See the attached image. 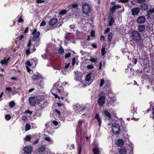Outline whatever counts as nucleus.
<instances>
[{"mask_svg": "<svg viewBox=\"0 0 154 154\" xmlns=\"http://www.w3.org/2000/svg\"><path fill=\"white\" fill-rule=\"evenodd\" d=\"M66 10H62L60 12V14L61 15H64L66 13Z\"/></svg>", "mask_w": 154, "mask_h": 154, "instance_id": "nucleus-52", "label": "nucleus"}, {"mask_svg": "<svg viewBox=\"0 0 154 154\" xmlns=\"http://www.w3.org/2000/svg\"><path fill=\"white\" fill-rule=\"evenodd\" d=\"M64 52V50L62 46H60L59 48L58 51V54H63Z\"/></svg>", "mask_w": 154, "mask_h": 154, "instance_id": "nucleus-29", "label": "nucleus"}, {"mask_svg": "<svg viewBox=\"0 0 154 154\" xmlns=\"http://www.w3.org/2000/svg\"><path fill=\"white\" fill-rule=\"evenodd\" d=\"M146 0H137L138 3H143L145 2Z\"/></svg>", "mask_w": 154, "mask_h": 154, "instance_id": "nucleus-51", "label": "nucleus"}, {"mask_svg": "<svg viewBox=\"0 0 154 154\" xmlns=\"http://www.w3.org/2000/svg\"><path fill=\"white\" fill-rule=\"evenodd\" d=\"M150 13L153 14L154 13V7L153 8L148 11Z\"/></svg>", "mask_w": 154, "mask_h": 154, "instance_id": "nucleus-59", "label": "nucleus"}, {"mask_svg": "<svg viewBox=\"0 0 154 154\" xmlns=\"http://www.w3.org/2000/svg\"><path fill=\"white\" fill-rule=\"evenodd\" d=\"M38 104V105L40 107L41 109H43L45 108V104L44 102L42 100H39Z\"/></svg>", "mask_w": 154, "mask_h": 154, "instance_id": "nucleus-23", "label": "nucleus"}, {"mask_svg": "<svg viewBox=\"0 0 154 154\" xmlns=\"http://www.w3.org/2000/svg\"><path fill=\"white\" fill-rule=\"evenodd\" d=\"M45 1L44 0H36V2L37 3H42L44 2Z\"/></svg>", "mask_w": 154, "mask_h": 154, "instance_id": "nucleus-63", "label": "nucleus"}, {"mask_svg": "<svg viewBox=\"0 0 154 154\" xmlns=\"http://www.w3.org/2000/svg\"><path fill=\"white\" fill-rule=\"evenodd\" d=\"M112 129L113 132L117 135H118L120 132L119 126H112Z\"/></svg>", "mask_w": 154, "mask_h": 154, "instance_id": "nucleus-8", "label": "nucleus"}, {"mask_svg": "<svg viewBox=\"0 0 154 154\" xmlns=\"http://www.w3.org/2000/svg\"><path fill=\"white\" fill-rule=\"evenodd\" d=\"M26 65H27V66H32V63H31V62L29 60H28L26 61L25 63Z\"/></svg>", "mask_w": 154, "mask_h": 154, "instance_id": "nucleus-36", "label": "nucleus"}, {"mask_svg": "<svg viewBox=\"0 0 154 154\" xmlns=\"http://www.w3.org/2000/svg\"><path fill=\"white\" fill-rule=\"evenodd\" d=\"M146 20V17L143 16L139 17L137 19V22L138 23L142 24L144 23Z\"/></svg>", "mask_w": 154, "mask_h": 154, "instance_id": "nucleus-11", "label": "nucleus"}, {"mask_svg": "<svg viewBox=\"0 0 154 154\" xmlns=\"http://www.w3.org/2000/svg\"><path fill=\"white\" fill-rule=\"evenodd\" d=\"M22 119L23 121L26 120L27 119V116L26 115H24V116L22 117Z\"/></svg>", "mask_w": 154, "mask_h": 154, "instance_id": "nucleus-49", "label": "nucleus"}, {"mask_svg": "<svg viewBox=\"0 0 154 154\" xmlns=\"http://www.w3.org/2000/svg\"><path fill=\"white\" fill-rule=\"evenodd\" d=\"M51 92L52 94H53V93H56L57 94V92H58V90L57 89L55 86H53V88L51 90Z\"/></svg>", "mask_w": 154, "mask_h": 154, "instance_id": "nucleus-27", "label": "nucleus"}, {"mask_svg": "<svg viewBox=\"0 0 154 154\" xmlns=\"http://www.w3.org/2000/svg\"><path fill=\"white\" fill-rule=\"evenodd\" d=\"M46 24V22L45 20L42 21L40 24V26H45Z\"/></svg>", "mask_w": 154, "mask_h": 154, "instance_id": "nucleus-42", "label": "nucleus"}, {"mask_svg": "<svg viewBox=\"0 0 154 154\" xmlns=\"http://www.w3.org/2000/svg\"><path fill=\"white\" fill-rule=\"evenodd\" d=\"M40 77L38 75L34 74L32 76V79L34 81L38 80L40 79Z\"/></svg>", "mask_w": 154, "mask_h": 154, "instance_id": "nucleus-22", "label": "nucleus"}, {"mask_svg": "<svg viewBox=\"0 0 154 154\" xmlns=\"http://www.w3.org/2000/svg\"><path fill=\"white\" fill-rule=\"evenodd\" d=\"M15 104L13 101H11L9 103V106L11 108H12L15 106Z\"/></svg>", "mask_w": 154, "mask_h": 154, "instance_id": "nucleus-30", "label": "nucleus"}, {"mask_svg": "<svg viewBox=\"0 0 154 154\" xmlns=\"http://www.w3.org/2000/svg\"><path fill=\"white\" fill-rule=\"evenodd\" d=\"M94 154H100V151L99 148L96 147L94 148L92 150Z\"/></svg>", "mask_w": 154, "mask_h": 154, "instance_id": "nucleus-24", "label": "nucleus"}, {"mask_svg": "<svg viewBox=\"0 0 154 154\" xmlns=\"http://www.w3.org/2000/svg\"><path fill=\"white\" fill-rule=\"evenodd\" d=\"M140 9L142 11H147L148 9V6L145 3H142L140 5Z\"/></svg>", "mask_w": 154, "mask_h": 154, "instance_id": "nucleus-17", "label": "nucleus"}, {"mask_svg": "<svg viewBox=\"0 0 154 154\" xmlns=\"http://www.w3.org/2000/svg\"><path fill=\"white\" fill-rule=\"evenodd\" d=\"M113 36V33L112 32H110L108 36L107 37V40L109 42H110L111 41Z\"/></svg>", "mask_w": 154, "mask_h": 154, "instance_id": "nucleus-26", "label": "nucleus"}, {"mask_svg": "<svg viewBox=\"0 0 154 154\" xmlns=\"http://www.w3.org/2000/svg\"><path fill=\"white\" fill-rule=\"evenodd\" d=\"M71 54L70 53L66 54L65 55V57L66 59L70 57H71Z\"/></svg>", "mask_w": 154, "mask_h": 154, "instance_id": "nucleus-37", "label": "nucleus"}, {"mask_svg": "<svg viewBox=\"0 0 154 154\" xmlns=\"http://www.w3.org/2000/svg\"><path fill=\"white\" fill-rule=\"evenodd\" d=\"M85 122V121L84 120H79L78 122V124L79 125H82L83 123Z\"/></svg>", "mask_w": 154, "mask_h": 154, "instance_id": "nucleus-48", "label": "nucleus"}, {"mask_svg": "<svg viewBox=\"0 0 154 154\" xmlns=\"http://www.w3.org/2000/svg\"><path fill=\"white\" fill-rule=\"evenodd\" d=\"M22 16H21L19 19L18 20V23H22L23 21V20L22 18Z\"/></svg>", "mask_w": 154, "mask_h": 154, "instance_id": "nucleus-43", "label": "nucleus"}, {"mask_svg": "<svg viewBox=\"0 0 154 154\" xmlns=\"http://www.w3.org/2000/svg\"><path fill=\"white\" fill-rule=\"evenodd\" d=\"M11 59V57L9 56L7 58L6 57L4 58V59L2 60L0 62V63L2 65H5L7 66L8 63L10 61Z\"/></svg>", "mask_w": 154, "mask_h": 154, "instance_id": "nucleus-12", "label": "nucleus"}, {"mask_svg": "<svg viewBox=\"0 0 154 154\" xmlns=\"http://www.w3.org/2000/svg\"><path fill=\"white\" fill-rule=\"evenodd\" d=\"M105 83V82L104 81V79H102L100 80V87H103L104 85V84Z\"/></svg>", "mask_w": 154, "mask_h": 154, "instance_id": "nucleus-32", "label": "nucleus"}, {"mask_svg": "<svg viewBox=\"0 0 154 154\" xmlns=\"http://www.w3.org/2000/svg\"><path fill=\"white\" fill-rule=\"evenodd\" d=\"M91 73H89L87 74L85 76V80L86 82H89L91 79Z\"/></svg>", "mask_w": 154, "mask_h": 154, "instance_id": "nucleus-25", "label": "nucleus"}, {"mask_svg": "<svg viewBox=\"0 0 154 154\" xmlns=\"http://www.w3.org/2000/svg\"><path fill=\"white\" fill-rule=\"evenodd\" d=\"M32 34L33 35L32 38V40L33 41H35L39 38L40 32L39 31L37 32V29L35 28L33 30Z\"/></svg>", "mask_w": 154, "mask_h": 154, "instance_id": "nucleus-5", "label": "nucleus"}, {"mask_svg": "<svg viewBox=\"0 0 154 154\" xmlns=\"http://www.w3.org/2000/svg\"><path fill=\"white\" fill-rule=\"evenodd\" d=\"M105 40V37L104 36L101 35L100 36V40L101 41H104Z\"/></svg>", "mask_w": 154, "mask_h": 154, "instance_id": "nucleus-60", "label": "nucleus"}, {"mask_svg": "<svg viewBox=\"0 0 154 154\" xmlns=\"http://www.w3.org/2000/svg\"><path fill=\"white\" fill-rule=\"evenodd\" d=\"M75 60H76V59L74 57H73L72 58V65L73 66H74L75 63V61H76Z\"/></svg>", "mask_w": 154, "mask_h": 154, "instance_id": "nucleus-44", "label": "nucleus"}, {"mask_svg": "<svg viewBox=\"0 0 154 154\" xmlns=\"http://www.w3.org/2000/svg\"><path fill=\"white\" fill-rule=\"evenodd\" d=\"M39 100L37 97H30L29 99V103L32 106H34L35 104H38Z\"/></svg>", "mask_w": 154, "mask_h": 154, "instance_id": "nucleus-4", "label": "nucleus"}, {"mask_svg": "<svg viewBox=\"0 0 154 154\" xmlns=\"http://www.w3.org/2000/svg\"><path fill=\"white\" fill-rule=\"evenodd\" d=\"M99 98L97 100V102L99 105L101 106L105 103V94L103 91H101L99 94Z\"/></svg>", "mask_w": 154, "mask_h": 154, "instance_id": "nucleus-2", "label": "nucleus"}, {"mask_svg": "<svg viewBox=\"0 0 154 154\" xmlns=\"http://www.w3.org/2000/svg\"><path fill=\"white\" fill-rule=\"evenodd\" d=\"M105 86L104 88L106 89V91L108 94L111 93V89L110 88V84L109 81H106L105 83Z\"/></svg>", "mask_w": 154, "mask_h": 154, "instance_id": "nucleus-9", "label": "nucleus"}, {"mask_svg": "<svg viewBox=\"0 0 154 154\" xmlns=\"http://www.w3.org/2000/svg\"><path fill=\"white\" fill-rule=\"evenodd\" d=\"M29 113L30 115L32 114V112L29 110L26 111L24 113V115H26V113Z\"/></svg>", "mask_w": 154, "mask_h": 154, "instance_id": "nucleus-54", "label": "nucleus"}, {"mask_svg": "<svg viewBox=\"0 0 154 154\" xmlns=\"http://www.w3.org/2000/svg\"><path fill=\"white\" fill-rule=\"evenodd\" d=\"M140 12V8L137 7H134L131 10V14L134 16H137Z\"/></svg>", "mask_w": 154, "mask_h": 154, "instance_id": "nucleus-6", "label": "nucleus"}, {"mask_svg": "<svg viewBox=\"0 0 154 154\" xmlns=\"http://www.w3.org/2000/svg\"><path fill=\"white\" fill-rule=\"evenodd\" d=\"M145 27L144 25H139L137 27V30L140 32H143L145 30Z\"/></svg>", "mask_w": 154, "mask_h": 154, "instance_id": "nucleus-20", "label": "nucleus"}, {"mask_svg": "<svg viewBox=\"0 0 154 154\" xmlns=\"http://www.w3.org/2000/svg\"><path fill=\"white\" fill-rule=\"evenodd\" d=\"M137 59H134L132 60V63L133 64H136L137 63Z\"/></svg>", "mask_w": 154, "mask_h": 154, "instance_id": "nucleus-57", "label": "nucleus"}, {"mask_svg": "<svg viewBox=\"0 0 154 154\" xmlns=\"http://www.w3.org/2000/svg\"><path fill=\"white\" fill-rule=\"evenodd\" d=\"M54 112L55 113L58 114V116H61V112L58 110L56 109L54 110Z\"/></svg>", "mask_w": 154, "mask_h": 154, "instance_id": "nucleus-39", "label": "nucleus"}, {"mask_svg": "<svg viewBox=\"0 0 154 154\" xmlns=\"http://www.w3.org/2000/svg\"><path fill=\"white\" fill-rule=\"evenodd\" d=\"M105 48L103 47L102 48L101 50V53L102 56H104L105 54Z\"/></svg>", "mask_w": 154, "mask_h": 154, "instance_id": "nucleus-34", "label": "nucleus"}, {"mask_svg": "<svg viewBox=\"0 0 154 154\" xmlns=\"http://www.w3.org/2000/svg\"><path fill=\"white\" fill-rule=\"evenodd\" d=\"M104 116L105 117H107L109 120H111L112 119V117L111 114L106 110L104 111Z\"/></svg>", "mask_w": 154, "mask_h": 154, "instance_id": "nucleus-16", "label": "nucleus"}, {"mask_svg": "<svg viewBox=\"0 0 154 154\" xmlns=\"http://www.w3.org/2000/svg\"><path fill=\"white\" fill-rule=\"evenodd\" d=\"M93 48H97V45L96 43H93L91 44Z\"/></svg>", "mask_w": 154, "mask_h": 154, "instance_id": "nucleus-56", "label": "nucleus"}, {"mask_svg": "<svg viewBox=\"0 0 154 154\" xmlns=\"http://www.w3.org/2000/svg\"><path fill=\"white\" fill-rule=\"evenodd\" d=\"M110 29L109 28H107V29L104 31V33H107L109 31Z\"/></svg>", "mask_w": 154, "mask_h": 154, "instance_id": "nucleus-64", "label": "nucleus"}, {"mask_svg": "<svg viewBox=\"0 0 154 154\" xmlns=\"http://www.w3.org/2000/svg\"><path fill=\"white\" fill-rule=\"evenodd\" d=\"M134 147L133 146H131L129 148V149L130 150V152H129V154H133V150L134 149Z\"/></svg>", "mask_w": 154, "mask_h": 154, "instance_id": "nucleus-41", "label": "nucleus"}, {"mask_svg": "<svg viewBox=\"0 0 154 154\" xmlns=\"http://www.w3.org/2000/svg\"><path fill=\"white\" fill-rule=\"evenodd\" d=\"M118 122L119 123V122H120V123L119 124L118 123H115V124H116V125H119L120 124V125H123L124 124H125L124 122L123 121V120L122 119V118H120L118 120Z\"/></svg>", "mask_w": 154, "mask_h": 154, "instance_id": "nucleus-28", "label": "nucleus"}, {"mask_svg": "<svg viewBox=\"0 0 154 154\" xmlns=\"http://www.w3.org/2000/svg\"><path fill=\"white\" fill-rule=\"evenodd\" d=\"M53 95H54V96H55V98H58L59 99H60V97L58 96V95H57V94L56 93H54L53 94H52Z\"/></svg>", "mask_w": 154, "mask_h": 154, "instance_id": "nucleus-58", "label": "nucleus"}, {"mask_svg": "<svg viewBox=\"0 0 154 154\" xmlns=\"http://www.w3.org/2000/svg\"><path fill=\"white\" fill-rule=\"evenodd\" d=\"M79 4L75 2H73L72 4L69 5V8L70 9H78Z\"/></svg>", "mask_w": 154, "mask_h": 154, "instance_id": "nucleus-15", "label": "nucleus"}, {"mask_svg": "<svg viewBox=\"0 0 154 154\" xmlns=\"http://www.w3.org/2000/svg\"><path fill=\"white\" fill-rule=\"evenodd\" d=\"M121 8V6L119 5H114L110 8V11L112 13H114L116 9L120 8Z\"/></svg>", "mask_w": 154, "mask_h": 154, "instance_id": "nucleus-18", "label": "nucleus"}, {"mask_svg": "<svg viewBox=\"0 0 154 154\" xmlns=\"http://www.w3.org/2000/svg\"><path fill=\"white\" fill-rule=\"evenodd\" d=\"M11 118V117L9 115L7 114L5 116V119L6 120H9Z\"/></svg>", "mask_w": 154, "mask_h": 154, "instance_id": "nucleus-40", "label": "nucleus"}, {"mask_svg": "<svg viewBox=\"0 0 154 154\" xmlns=\"http://www.w3.org/2000/svg\"><path fill=\"white\" fill-rule=\"evenodd\" d=\"M116 144L118 146L122 147L124 145V143L123 140L119 139L116 141Z\"/></svg>", "mask_w": 154, "mask_h": 154, "instance_id": "nucleus-19", "label": "nucleus"}, {"mask_svg": "<svg viewBox=\"0 0 154 154\" xmlns=\"http://www.w3.org/2000/svg\"><path fill=\"white\" fill-rule=\"evenodd\" d=\"M128 2V0H119V2H121L123 3H126Z\"/></svg>", "mask_w": 154, "mask_h": 154, "instance_id": "nucleus-55", "label": "nucleus"}, {"mask_svg": "<svg viewBox=\"0 0 154 154\" xmlns=\"http://www.w3.org/2000/svg\"><path fill=\"white\" fill-rule=\"evenodd\" d=\"M91 9V6L87 2L82 5V10L83 13L85 14H88L90 13Z\"/></svg>", "mask_w": 154, "mask_h": 154, "instance_id": "nucleus-3", "label": "nucleus"}, {"mask_svg": "<svg viewBox=\"0 0 154 154\" xmlns=\"http://www.w3.org/2000/svg\"><path fill=\"white\" fill-rule=\"evenodd\" d=\"M70 65V63H68L67 64H66V63H65V68L66 69H67L69 67V65Z\"/></svg>", "mask_w": 154, "mask_h": 154, "instance_id": "nucleus-62", "label": "nucleus"}, {"mask_svg": "<svg viewBox=\"0 0 154 154\" xmlns=\"http://www.w3.org/2000/svg\"><path fill=\"white\" fill-rule=\"evenodd\" d=\"M44 139L48 142H51V138L49 137H45Z\"/></svg>", "mask_w": 154, "mask_h": 154, "instance_id": "nucleus-45", "label": "nucleus"}, {"mask_svg": "<svg viewBox=\"0 0 154 154\" xmlns=\"http://www.w3.org/2000/svg\"><path fill=\"white\" fill-rule=\"evenodd\" d=\"M31 126H26L25 130L26 131H27L30 129L31 128Z\"/></svg>", "mask_w": 154, "mask_h": 154, "instance_id": "nucleus-53", "label": "nucleus"}, {"mask_svg": "<svg viewBox=\"0 0 154 154\" xmlns=\"http://www.w3.org/2000/svg\"><path fill=\"white\" fill-rule=\"evenodd\" d=\"M31 136L29 135H27L25 138L24 139L26 141H29L31 139Z\"/></svg>", "mask_w": 154, "mask_h": 154, "instance_id": "nucleus-33", "label": "nucleus"}, {"mask_svg": "<svg viewBox=\"0 0 154 154\" xmlns=\"http://www.w3.org/2000/svg\"><path fill=\"white\" fill-rule=\"evenodd\" d=\"M132 38L135 41L137 45L139 46H141L142 43L140 41L141 40V37L140 33L136 31H133L132 32Z\"/></svg>", "mask_w": 154, "mask_h": 154, "instance_id": "nucleus-1", "label": "nucleus"}, {"mask_svg": "<svg viewBox=\"0 0 154 154\" xmlns=\"http://www.w3.org/2000/svg\"><path fill=\"white\" fill-rule=\"evenodd\" d=\"M24 151V153L27 154L31 153V152L32 151V148L30 146H28L24 147L23 149Z\"/></svg>", "mask_w": 154, "mask_h": 154, "instance_id": "nucleus-13", "label": "nucleus"}, {"mask_svg": "<svg viewBox=\"0 0 154 154\" xmlns=\"http://www.w3.org/2000/svg\"><path fill=\"white\" fill-rule=\"evenodd\" d=\"M7 91H8V92H11L12 91V88L11 87H7L6 88V90L5 92L7 93Z\"/></svg>", "mask_w": 154, "mask_h": 154, "instance_id": "nucleus-38", "label": "nucleus"}, {"mask_svg": "<svg viewBox=\"0 0 154 154\" xmlns=\"http://www.w3.org/2000/svg\"><path fill=\"white\" fill-rule=\"evenodd\" d=\"M26 54L27 55H28L30 54V50L29 49H28L26 50Z\"/></svg>", "mask_w": 154, "mask_h": 154, "instance_id": "nucleus-61", "label": "nucleus"}, {"mask_svg": "<svg viewBox=\"0 0 154 154\" xmlns=\"http://www.w3.org/2000/svg\"><path fill=\"white\" fill-rule=\"evenodd\" d=\"M55 86L56 88L58 90V93L60 95L62 94V91H63V87L60 85L59 82H57L53 85Z\"/></svg>", "mask_w": 154, "mask_h": 154, "instance_id": "nucleus-7", "label": "nucleus"}, {"mask_svg": "<svg viewBox=\"0 0 154 154\" xmlns=\"http://www.w3.org/2000/svg\"><path fill=\"white\" fill-rule=\"evenodd\" d=\"M127 149L124 147L121 148L119 151V154H126Z\"/></svg>", "mask_w": 154, "mask_h": 154, "instance_id": "nucleus-21", "label": "nucleus"}, {"mask_svg": "<svg viewBox=\"0 0 154 154\" xmlns=\"http://www.w3.org/2000/svg\"><path fill=\"white\" fill-rule=\"evenodd\" d=\"M82 147L81 146L78 147V154H81L82 152Z\"/></svg>", "mask_w": 154, "mask_h": 154, "instance_id": "nucleus-47", "label": "nucleus"}, {"mask_svg": "<svg viewBox=\"0 0 154 154\" xmlns=\"http://www.w3.org/2000/svg\"><path fill=\"white\" fill-rule=\"evenodd\" d=\"M24 38V35H20V36L18 38L19 41L22 40Z\"/></svg>", "mask_w": 154, "mask_h": 154, "instance_id": "nucleus-50", "label": "nucleus"}, {"mask_svg": "<svg viewBox=\"0 0 154 154\" xmlns=\"http://www.w3.org/2000/svg\"><path fill=\"white\" fill-rule=\"evenodd\" d=\"M94 66H93L91 64L88 65L87 66V68L89 69H91L94 68Z\"/></svg>", "mask_w": 154, "mask_h": 154, "instance_id": "nucleus-46", "label": "nucleus"}, {"mask_svg": "<svg viewBox=\"0 0 154 154\" xmlns=\"http://www.w3.org/2000/svg\"><path fill=\"white\" fill-rule=\"evenodd\" d=\"M58 20L56 18H52L49 22V25L50 26L54 25L57 22Z\"/></svg>", "mask_w": 154, "mask_h": 154, "instance_id": "nucleus-14", "label": "nucleus"}, {"mask_svg": "<svg viewBox=\"0 0 154 154\" xmlns=\"http://www.w3.org/2000/svg\"><path fill=\"white\" fill-rule=\"evenodd\" d=\"M115 22L114 19L113 18H111L110 19V20L109 21L108 23V25L109 26H111L112 25L113 23Z\"/></svg>", "mask_w": 154, "mask_h": 154, "instance_id": "nucleus-31", "label": "nucleus"}, {"mask_svg": "<svg viewBox=\"0 0 154 154\" xmlns=\"http://www.w3.org/2000/svg\"><path fill=\"white\" fill-rule=\"evenodd\" d=\"M97 59L96 58H91L89 60L91 62H93V63H96L97 62Z\"/></svg>", "mask_w": 154, "mask_h": 154, "instance_id": "nucleus-35", "label": "nucleus"}, {"mask_svg": "<svg viewBox=\"0 0 154 154\" xmlns=\"http://www.w3.org/2000/svg\"><path fill=\"white\" fill-rule=\"evenodd\" d=\"M38 152V154H46L47 152L46 150L45 146L43 145L39 147Z\"/></svg>", "mask_w": 154, "mask_h": 154, "instance_id": "nucleus-10", "label": "nucleus"}]
</instances>
